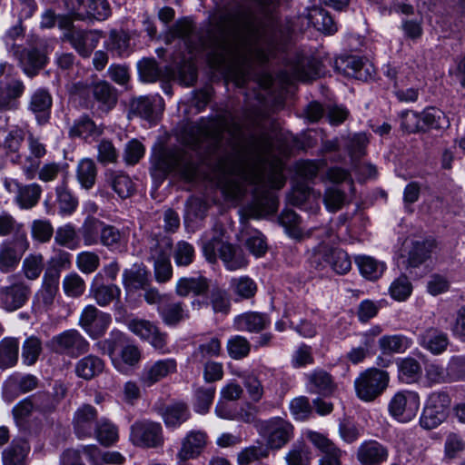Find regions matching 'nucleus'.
<instances>
[{"label": "nucleus", "instance_id": "obj_1", "mask_svg": "<svg viewBox=\"0 0 465 465\" xmlns=\"http://www.w3.org/2000/svg\"><path fill=\"white\" fill-rule=\"evenodd\" d=\"M240 134V126H229L224 117L211 119L198 126L196 146L216 161L226 198L240 199L245 186H252V202L246 205L245 214L260 218L278 209L277 197L272 191L282 189L286 183L283 165L278 159H271L273 143L268 135L242 142Z\"/></svg>", "mask_w": 465, "mask_h": 465}, {"label": "nucleus", "instance_id": "obj_2", "mask_svg": "<svg viewBox=\"0 0 465 465\" xmlns=\"http://www.w3.org/2000/svg\"><path fill=\"white\" fill-rule=\"evenodd\" d=\"M221 53L235 64L247 65L252 62L267 63L278 50L274 32L260 27L243 9L220 16Z\"/></svg>", "mask_w": 465, "mask_h": 465}, {"label": "nucleus", "instance_id": "obj_3", "mask_svg": "<svg viewBox=\"0 0 465 465\" xmlns=\"http://www.w3.org/2000/svg\"><path fill=\"white\" fill-rule=\"evenodd\" d=\"M155 53L160 59V65L153 57H143L137 62L136 67L139 79L147 84L160 82L163 91L173 95V85L174 82V49L172 46L159 47Z\"/></svg>", "mask_w": 465, "mask_h": 465}, {"label": "nucleus", "instance_id": "obj_4", "mask_svg": "<svg viewBox=\"0 0 465 465\" xmlns=\"http://www.w3.org/2000/svg\"><path fill=\"white\" fill-rule=\"evenodd\" d=\"M174 170V142L173 136L164 133L158 136L150 156V174L160 185Z\"/></svg>", "mask_w": 465, "mask_h": 465}, {"label": "nucleus", "instance_id": "obj_5", "mask_svg": "<svg viewBox=\"0 0 465 465\" xmlns=\"http://www.w3.org/2000/svg\"><path fill=\"white\" fill-rule=\"evenodd\" d=\"M203 252L210 262L216 261L219 256L230 271L243 268L247 264V260L240 250L216 236L203 243Z\"/></svg>", "mask_w": 465, "mask_h": 465}, {"label": "nucleus", "instance_id": "obj_6", "mask_svg": "<svg viewBox=\"0 0 465 465\" xmlns=\"http://www.w3.org/2000/svg\"><path fill=\"white\" fill-rule=\"evenodd\" d=\"M389 381L387 371L377 368L367 369L354 381L356 394L364 401H371L386 390Z\"/></svg>", "mask_w": 465, "mask_h": 465}, {"label": "nucleus", "instance_id": "obj_7", "mask_svg": "<svg viewBox=\"0 0 465 465\" xmlns=\"http://www.w3.org/2000/svg\"><path fill=\"white\" fill-rule=\"evenodd\" d=\"M450 402V397L446 391L430 394L420 419V426L426 430L438 427L448 417Z\"/></svg>", "mask_w": 465, "mask_h": 465}, {"label": "nucleus", "instance_id": "obj_8", "mask_svg": "<svg viewBox=\"0 0 465 465\" xmlns=\"http://www.w3.org/2000/svg\"><path fill=\"white\" fill-rule=\"evenodd\" d=\"M151 256L154 260L155 277L158 282H166L173 275L170 257L173 254V238L170 235L152 239Z\"/></svg>", "mask_w": 465, "mask_h": 465}, {"label": "nucleus", "instance_id": "obj_9", "mask_svg": "<svg viewBox=\"0 0 465 465\" xmlns=\"http://www.w3.org/2000/svg\"><path fill=\"white\" fill-rule=\"evenodd\" d=\"M420 399L413 391H400L391 399L388 410L390 414L400 422L412 420L420 409Z\"/></svg>", "mask_w": 465, "mask_h": 465}, {"label": "nucleus", "instance_id": "obj_10", "mask_svg": "<svg viewBox=\"0 0 465 465\" xmlns=\"http://www.w3.org/2000/svg\"><path fill=\"white\" fill-rule=\"evenodd\" d=\"M26 149L27 154L21 157L19 165L26 179L33 180L36 177L38 166H40L43 159L47 154V145L40 136L28 131L26 134Z\"/></svg>", "mask_w": 465, "mask_h": 465}, {"label": "nucleus", "instance_id": "obj_11", "mask_svg": "<svg viewBox=\"0 0 465 465\" xmlns=\"http://www.w3.org/2000/svg\"><path fill=\"white\" fill-rule=\"evenodd\" d=\"M261 433L267 437L269 449L279 450L293 437V426L288 420L275 417L261 422Z\"/></svg>", "mask_w": 465, "mask_h": 465}, {"label": "nucleus", "instance_id": "obj_12", "mask_svg": "<svg viewBox=\"0 0 465 465\" xmlns=\"http://www.w3.org/2000/svg\"><path fill=\"white\" fill-rule=\"evenodd\" d=\"M53 349L59 353L77 358L89 351L88 341L76 330H67L51 340Z\"/></svg>", "mask_w": 465, "mask_h": 465}, {"label": "nucleus", "instance_id": "obj_13", "mask_svg": "<svg viewBox=\"0 0 465 465\" xmlns=\"http://www.w3.org/2000/svg\"><path fill=\"white\" fill-rule=\"evenodd\" d=\"M130 439L136 446L156 448L163 443L162 426L149 420H137L131 426Z\"/></svg>", "mask_w": 465, "mask_h": 465}, {"label": "nucleus", "instance_id": "obj_14", "mask_svg": "<svg viewBox=\"0 0 465 465\" xmlns=\"http://www.w3.org/2000/svg\"><path fill=\"white\" fill-rule=\"evenodd\" d=\"M279 223L284 228L286 233L292 239L302 241L306 238H330L332 235V229L328 226L311 228L303 232L300 228V217L292 210H284L279 216Z\"/></svg>", "mask_w": 465, "mask_h": 465}, {"label": "nucleus", "instance_id": "obj_15", "mask_svg": "<svg viewBox=\"0 0 465 465\" xmlns=\"http://www.w3.org/2000/svg\"><path fill=\"white\" fill-rule=\"evenodd\" d=\"M103 33L97 30L72 29L64 34V40L83 58H88L98 45Z\"/></svg>", "mask_w": 465, "mask_h": 465}, {"label": "nucleus", "instance_id": "obj_16", "mask_svg": "<svg viewBox=\"0 0 465 465\" xmlns=\"http://www.w3.org/2000/svg\"><path fill=\"white\" fill-rule=\"evenodd\" d=\"M30 294V285L22 280L15 281L10 285L0 287V307L15 312L26 303Z\"/></svg>", "mask_w": 465, "mask_h": 465}, {"label": "nucleus", "instance_id": "obj_17", "mask_svg": "<svg viewBox=\"0 0 465 465\" xmlns=\"http://www.w3.org/2000/svg\"><path fill=\"white\" fill-rule=\"evenodd\" d=\"M286 73L291 74L292 79L302 81L312 80L321 74L320 64L314 58H311L301 53H296L288 59Z\"/></svg>", "mask_w": 465, "mask_h": 465}, {"label": "nucleus", "instance_id": "obj_18", "mask_svg": "<svg viewBox=\"0 0 465 465\" xmlns=\"http://www.w3.org/2000/svg\"><path fill=\"white\" fill-rule=\"evenodd\" d=\"M28 247L29 242L27 239L3 241L0 243V272L9 273L14 272Z\"/></svg>", "mask_w": 465, "mask_h": 465}, {"label": "nucleus", "instance_id": "obj_19", "mask_svg": "<svg viewBox=\"0 0 465 465\" xmlns=\"http://www.w3.org/2000/svg\"><path fill=\"white\" fill-rule=\"evenodd\" d=\"M5 184L10 192H15L14 202L23 210L35 207L43 193L41 185L36 183L23 184L16 181H6Z\"/></svg>", "mask_w": 465, "mask_h": 465}, {"label": "nucleus", "instance_id": "obj_20", "mask_svg": "<svg viewBox=\"0 0 465 465\" xmlns=\"http://www.w3.org/2000/svg\"><path fill=\"white\" fill-rule=\"evenodd\" d=\"M389 456L388 446L375 440H364L356 450V459L361 465H382Z\"/></svg>", "mask_w": 465, "mask_h": 465}, {"label": "nucleus", "instance_id": "obj_21", "mask_svg": "<svg viewBox=\"0 0 465 465\" xmlns=\"http://www.w3.org/2000/svg\"><path fill=\"white\" fill-rule=\"evenodd\" d=\"M163 104L159 96H139L132 100L130 113L150 124H154L162 114Z\"/></svg>", "mask_w": 465, "mask_h": 465}, {"label": "nucleus", "instance_id": "obj_22", "mask_svg": "<svg viewBox=\"0 0 465 465\" xmlns=\"http://www.w3.org/2000/svg\"><path fill=\"white\" fill-rule=\"evenodd\" d=\"M52 104L51 94L46 89L38 88L31 94L27 109L35 115L36 124L42 126L50 120Z\"/></svg>", "mask_w": 465, "mask_h": 465}, {"label": "nucleus", "instance_id": "obj_23", "mask_svg": "<svg viewBox=\"0 0 465 465\" xmlns=\"http://www.w3.org/2000/svg\"><path fill=\"white\" fill-rule=\"evenodd\" d=\"M307 438L311 443L322 453V456L319 460L320 465L341 464V457L342 455V451L331 440L315 431H309L307 433Z\"/></svg>", "mask_w": 465, "mask_h": 465}, {"label": "nucleus", "instance_id": "obj_24", "mask_svg": "<svg viewBox=\"0 0 465 465\" xmlns=\"http://www.w3.org/2000/svg\"><path fill=\"white\" fill-rule=\"evenodd\" d=\"M129 330L141 339L149 341L156 350L164 352L165 336L149 321L134 319L128 323Z\"/></svg>", "mask_w": 465, "mask_h": 465}, {"label": "nucleus", "instance_id": "obj_25", "mask_svg": "<svg viewBox=\"0 0 465 465\" xmlns=\"http://www.w3.org/2000/svg\"><path fill=\"white\" fill-rule=\"evenodd\" d=\"M97 411L91 405H83L74 416V429L79 439L90 438L94 434Z\"/></svg>", "mask_w": 465, "mask_h": 465}, {"label": "nucleus", "instance_id": "obj_26", "mask_svg": "<svg viewBox=\"0 0 465 465\" xmlns=\"http://www.w3.org/2000/svg\"><path fill=\"white\" fill-rule=\"evenodd\" d=\"M58 291L59 279H56L55 275L44 274L41 287L34 297L35 306L41 310H49L54 302Z\"/></svg>", "mask_w": 465, "mask_h": 465}, {"label": "nucleus", "instance_id": "obj_27", "mask_svg": "<svg viewBox=\"0 0 465 465\" xmlns=\"http://www.w3.org/2000/svg\"><path fill=\"white\" fill-rule=\"evenodd\" d=\"M13 55L18 59L24 73L29 77L36 75L46 63V56L36 48H21L15 50Z\"/></svg>", "mask_w": 465, "mask_h": 465}, {"label": "nucleus", "instance_id": "obj_28", "mask_svg": "<svg viewBox=\"0 0 465 465\" xmlns=\"http://www.w3.org/2000/svg\"><path fill=\"white\" fill-rule=\"evenodd\" d=\"M270 318L267 314L248 312L234 318L233 324L237 331L248 332H260L270 325Z\"/></svg>", "mask_w": 465, "mask_h": 465}, {"label": "nucleus", "instance_id": "obj_29", "mask_svg": "<svg viewBox=\"0 0 465 465\" xmlns=\"http://www.w3.org/2000/svg\"><path fill=\"white\" fill-rule=\"evenodd\" d=\"M91 93L102 113L106 114L116 105L117 93L109 83L101 81L94 84L91 87Z\"/></svg>", "mask_w": 465, "mask_h": 465}, {"label": "nucleus", "instance_id": "obj_30", "mask_svg": "<svg viewBox=\"0 0 465 465\" xmlns=\"http://www.w3.org/2000/svg\"><path fill=\"white\" fill-rule=\"evenodd\" d=\"M419 344L432 354L438 355L447 350L449 338L447 333L436 328L426 329L418 337Z\"/></svg>", "mask_w": 465, "mask_h": 465}, {"label": "nucleus", "instance_id": "obj_31", "mask_svg": "<svg viewBox=\"0 0 465 465\" xmlns=\"http://www.w3.org/2000/svg\"><path fill=\"white\" fill-rule=\"evenodd\" d=\"M302 19L306 20L308 25L313 26L325 35H332L337 31V25L332 17L322 7L314 6L308 9Z\"/></svg>", "mask_w": 465, "mask_h": 465}, {"label": "nucleus", "instance_id": "obj_32", "mask_svg": "<svg viewBox=\"0 0 465 465\" xmlns=\"http://www.w3.org/2000/svg\"><path fill=\"white\" fill-rule=\"evenodd\" d=\"M105 183L121 198L131 197L135 192V185L131 177L120 171L109 170L105 173Z\"/></svg>", "mask_w": 465, "mask_h": 465}, {"label": "nucleus", "instance_id": "obj_33", "mask_svg": "<svg viewBox=\"0 0 465 465\" xmlns=\"http://www.w3.org/2000/svg\"><path fill=\"white\" fill-rule=\"evenodd\" d=\"M105 368V362L100 357L89 354L76 361L74 365L75 375L84 381H91L99 376Z\"/></svg>", "mask_w": 465, "mask_h": 465}, {"label": "nucleus", "instance_id": "obj_34", "mask_svg": "<svg viewBox=\"0 0 465 465\" xmlns=\"http://www.w3.org/2000/svg\"><path fill=\"white\" fill-rule=\"evenodd\" d=\"M173 367L174 363L172 360L158 361L152 364H146L140 374V381L143 386L151 387L166 377Z\"/></svg>", "mask_w": 465, "mask_h": 465}, {"label": "nucleus", "instance_id": "obj_35", "mask_svg": "<svg viewBox=\"0 0 465 465\" xmlns=\"http://www.w3.org/2000/svg\"><path fill=\"white\" fill-rule=\"evenodd\" d=\"M307 389L311 393L322 396L331 395L335 390V384L331 376L323 370H315L306 375Z\"/></svg>", "mask_w": 465, "mask_h": 465}, {"label": "nucleus", "instance_id": "obj_36", "mask_svg": "<svg viewBox=\"0 0 465 465\" xmlns=\"http://www.w3.org/2000/svg\"><path fill=\"white\" fill-rule=\"evenodd\" d=\"M206 436L202 431H190L182 441V448L178 453L180 465L187 460L194 459L200 455L205 445Z\"/></svg>", "mask_w": 465, "mask_h": 465}, {"label": "nucleus", "instance_id": "obj_37", "mask_svg": "<svg viewBox=\"0 0 465 465\" xmlns=\"http://www.w3.org/2000/svg\"><path fill=\"white\" fill-rule=\"evenodd\" d=\"M29 451L30 445L25 440H14L2 452L3 465H25Z\"/></svg>", "mask_w": 465, "mask_h": 465}, {"label": "nucleus", "instance_id": "obj_38", "mask_svg": "<svg viewBox=\"0 0 465 465\" xmlns=\"http://www.w3.org/2000/svg\"><path fill=\"white\" fill-rule=\"evenodd\" d=\"M25 136L24 130L15 126L8 131L3 141V149L13 163L19 164L21 162L22 154L20 153V149Z\"/></svg>", "mask_w": 465, "mask_h": 465}, {"label": "nucleus", "instance_id": "obj_39", "mask_svg": "<svg viewBox=\"0 0 465 465\" xmlns=\"http://www.w3.org/2000/svg\"><path fill=\"white\" fill-rule=\"evenodd\" d=\"M332 237L333 234L330 238H326L324 235L321 238H317L321 242L312 249V252L309 258L311 266L317 271H323L326 268L331 267L332 251L335 249L326 244L325 241H331Z\"/></svg>", "mask_w": 465, "mask_h": 465}, {"label": "nucleus", "instance_id": "obj_40", "mask_svg": "<svg viewBox=\"0 0 465 465\" xmlns=\"http://www.w3.org/2000/svg\"><path fill=\"white\" fill-rule=\"evenodd\" d=\"M208 288V280L202 275L183 277L176 282V293L182 296L202 295Z\"/></svg>", "mask_w": 465, "mask_h": 465}, {"label": "nucleus", "instance_id": "obj_41", "mask_svg": "<svg viewBox=\"0 0 465 465\" xmlns=\"http://www.w3.org/2000/svg\"><path fill=\"white\" fill-rule=\"evenodd\" d=\"M55 203L58 206L59 214L62 216L72 215L78 206V199L63 183L55 188Z\"/></svg>", "mask_w": 465, "mask_h": 465}, {"label": "nucleus", "instance_id": "obj_42", "mask_svg": "<svg viewBox=\"0 0 465 465\" xmlns=\"http://www.w3.org/2000/svg\"><path fill=\"white\" fill-rule=\"evenodd\" d=\"M72 257L73 255L67 251L54 246L52 255L47 262L48 267L44 274L55 275L56 279H60L61 272L71 268Z\"/></svg>", "mask_w": 465, "mask_h": 465}, {"label": "nucleus", "instance_id": "obj_43", "mask_svg": "<svg viewBox=\"0 0 465 465\" xmlns=\"http://www.w3.org/2000/svg\"><path fill=\"white\" fill-rule=\"evenodd\" d=\"M19 347L16 338L5 337L0 341V369L12 368L17 363Z\"/></svg>", "mask_w": 465, "mask_h": 465}, {"label": "nucleus", "instance_id": "obj_44", "mask_svg": "<svg viewBox=\"0 0 465 465\" xmlns=\"http://www.w3.org/2000/svg\"><path fill=\"white\" fill-rule=\"evenodd\" d=\"M123 282L126 288L144 289L149 282V272L143 264L134 263L124 271Z\"/></svg>", "mask_w": 465, "mask_h": 465}, {"label": "nucleus", "instance_id": "obj_45", "mask_svg": "<svg viewBox=\"0 0 465 465\" xmlns=\"http://www.w3.org/2000/svg\"><path fill=\"white\" fill-rule=\"evenodd\" d=\"M97 173L98 169L93 159L84 158L79 161L76 167V179L82 188L92 189L95 184Z\"/></svg>", "mask_w": 465, "mask_h": 465}, {"label": "nucleus", "instance_id": "obj_46", "mask_svg": "<svg viewBox=\"0 0 465 465\" xmlns=\"http://www.w3.org/2000/svg\"><path fill=\"white\" fill-rule=\"evenodd\" d=\"M421 132L440 130L450 126L446 114L436 107H427L421 112Z\"/></svg>", "mask_w": 465, "mask_h": 465}, {"label": "nucleus", "instance_id": "obj_47", "mask_svg": "<svg viewBox=\"0 0 465 465\" xmlns=\"http://www.w3.org/2000/svg\"><path fill=\"white\" fill-rule=\"evenodd\" d=\"M103 225V221L92 215H89L84 219L79 232L85 246H93L99 243V237Z\"/></svg>", "mask_w": 465, "mask_h": 465}, {"label": "nucleus", "instance_id": "obj_48", "mask_svg": "<svg viewBox=\"0 0 465 465\" xmlns=\"http://www.w3.org/2000/svg\"><path fill=\"white\" fill-rule=\"evenodd\" d=\"M287 465H312V452L304 441H296L286 453Z\"/></svg>", "mask_w": 465, "mask_h": 465}, {"label": "nucleus", "instance_id": "obj_49", "mask_svg": "<svg viewBox=\"0 0 465 465\" xmlns=\"http://www.w3.org/2000/svg\"><path fill=\"white\" fill-rule=\"evenodd\" d=\"M434 243L430 240L416 241L412 242L409 251L408 265L410 267H419L430 256Z\"/></svg>", "mask_w": 465, "mask_h": 465}, {"label": "nucleus", "instance_id": "obj_50", "mask_svg": "<svg viewBox=\"0 0 465 465\" xmlns=\"http://www.w3.org/2000/svg\"><path fill=\"white\" fill-rule=\"evenodd\" d=\"M216 387L213 384L199 386L194 390L193 409L197 413L209 412L215 396Z\"/></svg>", "mask_w": 465, "mask_h": 465}, {"label": "nucleus", "instance_id": "obj_51", "mask_svg": "<svg viewBox=\"0 0 465 465\" xmlns=\"http://www.w3.org/2000/svg\"><path fill=\"white\" fill-rule=\"evenodd\" d=\"M12 236L7 241H17L27 239L26 232L22 223H18L8 213L0 214V236Z\"/></svg>", "mask_w": 465, "mask_h": 465}, {"label": "nucleus", "instance_id": "obj_52", "mask_svg": "<svg viewBox=\"0 0 465 465\" xmlns=\"http://www.w3.org/2000/svg\"><path fill=\"white\" fill-rule=\"evenodd\" d=\"M411 344V339L402 334L384 335L379 340L380 348L384 353H402Z\"/></svg>", "mask_w": 465, "mask_h": 465}, {"label": "nucleus", "instance_id": "obj_53", "mask_svg": "<svg viewBox=\"0 0 465 465\" xmlns=\"http://www.w3.org/2000/svg\"><path fill=\"white\" fill-rule=\"evenodd\" d=\"M355 262L363 277L368 280H377L384 272L385 264L371 256H357Z\"/></svg>", "mask_w": 465, "mask_h": 465}, {"label": "nucleus", "instance_id": "obj_54", "mask_svg": "<svg viewBox=\"0 0 465 465\" xmlns=\"http://www.w3.org/2000/svg\"><path fill=\"white\" fill-rule=\"evenodd\" d=\"M106 47L118 56L130 54V36L123 30H112L106 41Z\"/></svg>", "mask_w": 465, "mask_h": 465}, {"label": "nucleus", "instance_id": "obj_55", "mask_svg": "<svg viewBox=\"0 0 465 465\" xmlns=\"http://www.w3.org/2000/svg\"><path fill=\"white\" fill-rule=\"evenodd\" d=\"M54 243L69 250L79 248L80 242L74 225L66 223L58 227L54 233Z\"/></svg>", "mask_w": 465, "mask_h": 465}, {"label": "nucleus", "instance_id": "obj_56", "mask_svg": "<svg viewBox=\"0 0 465 465\" xmlns=\"http://www.w3.org/2000/svg\"><path fill=\"white\" fill-rule=\"evenodd\" d=\"M247 249L255 256L265 254L267 243L264 235L255 229H245L242 232Z\"/></svg>", "mask_w": 465, "mask_h": 465}, {"label": "nucleus", "instance_id": "obj_57", "mask_svg": "<svg viewBox=\"0 0 465 465\" xmlns=\"http://www.w3.org/2000/svg\"><path fill=\"white\" fill-rule=\"evenodd\" d=\"M399 378L405 383L416 382L421 375V367L418 361L405 358L399 364Z\"/></svg>", "mask_w": 465, "mask_h": 465}, {"label": "nucleus", "instance_id": "obj_58", "mask_svg": "<svg viewBox=\"0 0 465 465\" xmlns=\"http://www.w3.org/2000/svg\"><path fill=\"white\" fill-rule=\"evenodd\" d=\"M94 298L97 304L104 307L121 295V289L115 284H98L92 288Z\"/></svg>", "mask_w": 465, "mask_h": 465}, {"label": "nucleus", "instance_id": "obj_59", "mask_svg": "<svg viewBox=\"0 0 465 465\" xmlns=\"http://www.w3.org/2000/svg\"><path fill=\"white\" fill-rule=\"evenodd\" d=\"M101 134L99 128L88 116H81L70 128L69 134L73 137H82L87 139L95 137Z\"/></svg>", "mask_w": 465, "mask_h": 465}, {"label": "nucleus", "instance_id": "obj_60", "mask_svg": "<svg viewBox=\"0 0 465 465\" xmlns=\"http://www.w3.org/2000/svg\"><path fill=\"white\" fill-rule=\"evenodd\" d=\"M335 67L348 76L361 78L363 62L356 55L342 56L335 60Z\"/></svg>", "mask_w": 465, "mask_h": 465}, {"label": "nucleus", "instance_id": "obj_61", "mask_svg": "<svg viewBox=\"0 0 465 465\" xmlns=\"http://www.w3.org/2000/svg\"><path fill=\"white\" fill-rule=\"evenodd\" d=\"M250 341L242 335L232 336L226 344L229 356L236 361L246 358L251 351Z\"/></svg>", "mask_w": 465, "mask_h": 465}, {"label": "nucleus", "instance_id": "obj_62", "mask_svg": "<svg viewBox=\"0 0 465 465\" xmlns=\"http://www.w3.org/2000/svg\"><path fill=\"white\" fill-rule=\"evenodd\" d=\"M269 447L258 443L242 450L237 456L239 465H250L251 463L267 458L269 456Z\"/></svg>", "mask_w": 465, "mask_h": 465}, {"label": "nucleus", "instance_id": "obj_63", "mask_svg": "<svg viewBox=\"0 0 465 465\" xmlns=\"http://www.w3.org/2000/svg\"><path fill=\"white\" fill-rule=\"evenodd\" d=\"M42 351V341L39 338L34 335L26 338L22 344L23 362L27 366L34 365L37 361Z\"/></svg>", "mask_w": 465, "mask_h": 465}, {"label": "nucleus", "instance_id": "obj_64", "mask_svg": "<svg viewBox=\"0 0 465 465\" xmlns=\"http://www.w3.org/2000/svg\"><path fill=\"white\" fill-rule=\"evenodd\" d=\"M230 287L240 299H251L257 292L255 282L247 276L232 278L230 282Z\"/></svg>", "mask_w": 465, "mask_h": 465}]
</instances>
